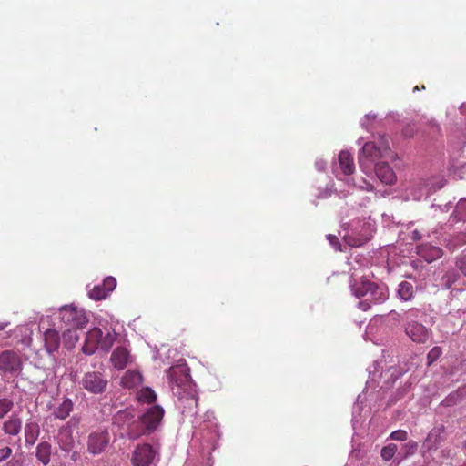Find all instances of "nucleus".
I'll return each mask as SVG.
<instances>
[{"label":"nucleus","instance_id":"28","mask_svg":"<svg viewBox=\"0 0 466 466\" xmlns=\"http://www.w3.org/2000/svg\"><path fill=\"white\" fill-rule=\"evenodd\" d=\"M397 450L398 446L396 444L390 443L389 445L382 448L380 456L385 461H389L394 457Z\"/></svg>","mask_w":466,"mask_h":466},{"label":"nucleus","instance_id":"11","mask_svg":"<svg viewBox=\"0 0 466 466\" xmlns=\"http://www.w3.org/2000/svg\"><path fill=\"white\" fill-rule=\"evenodd\" d=\"M406 334L416 343H425L430 338V331L421 323L410 320L405 327Z\"/></svg>","mask_w":466,"mask_h":466},{"label":"nucleus","instance_id":"7","mask_svg":"<svg viewBox=\"0 0 466 466\" xmlns=\"http://www.w3.org/2000/svg\"><path fill=\"white\" fill-rule=\"evenodd\" d=\"M114 423L123 429L129 439H131V431L133 426H137L136 428H139V421L137 419V415L135 410L133 409H125L119 410L114 416Z\"/></svg>","mask_w":466,"mask_h":466},{"label":"nucleus","instance_id":"41","mask_svg":"<svg viewBox=\"0 0 466 466\" xmlns=\"http://www.w3.org/2000/svg\"><path fill=\"white\" fill-rule=\"evenodd\" d=\"M176 394H177V395H181V392H180V391H177V392H176ZM182 398H183L182 396H179V399H180V400H182Z\"/></svg>","mask_w":466,"mask_h":466},{"label":"nucleus","instance_id":"39","mask_svg":"<svg viewBox=\"0 0 466 466\" xmlns=\"http://www.w3.org/2000/svg\"><path fill=\"white\" fill-rule=\"evenodd\" d=\"M7 325L8 323L0 321V330H3Z\"/></svg>","mask_w":466,"mask_h":466},{"label":"nucleus","instance_id":"9","mask_svg":"<svg viewBox=\"0 0 466 466\" xmlns=\"http://www.w3.org/2000/svg\"><path fill=\"white\" fill-rule=\"evenodd\" d=\"M155 458V451L149 444L138 445L132 457L134 466H149Z\"/></svg>","mask_w":466,"mask_h":466},{"label":"nucleus","instance_id":"26","mask_svg":"<svg viewBox=\"0 0 466 466\" xmlns=\"http://www.w3.org/2000/svg\"><path fill=\"white\" fill-rule=\"evenodd\" d=\"M15 403L12 399L0 398V420L4 419L14 408Z\"/></svg>","mask_w":466,"mask_h":466},{"label":"nucleus","instance_id":"27","mask_svg":"<svg viewBox=\"0 0 466 466\" xmlns=\"http://www.w3.org/2000/svg\"><path fill=\"white\" fill-rule=\"evenodd\" d=\"M453 215L458 220L466 221V198H461L457 203Z\"/></svg>","mask_w":466,"mask_h":466},{"label":"nucleus","instance_id":"35","mask_svg":"<svg viewBox=\"0 0 466 466\" xmlns=\"http://www.w3.org/2000/svg\"><path fill=\"white\" fill-rule=\"evenodd\" d=\"M13 453V450L9 446L0 449V462L5 461Z\"/></svg>","mask_w":466,"mask_h":466},{"label":"nucleus","instance_id":"25","mask_svg":"<svg viewBox=\"0 0 466 466\" xmlns=\"http://www.w3.org/2000/svg\"><path fill=\"white\" fill-rule=\"evenodd\" d=\"M157 399V395L155 393V391L149 388V387H145L143 389H141L138 393H137V400L139 402H142V403H152L156 400Z\"/></svg>","mask_w":466,"mask_h":466},{"label":"nucleus","instance_id":"5","mask_svg":"<svg viewBox=\"0 0 466 466\" xmlns=\"http://www.w3.org/2000/svg\"><path fill=\"white\" fill-rule=\"evenodd\" d=\"M81 385L89 393L102 394L107 389L108 380L102 371H88L84 374Z\"/></svg>","mask_w":466,"mask_h":466},{"label":"nucleus","instance_id":"2","mask_svg":"<svg viewBox=\"0 0 466 466\" xmlns=\"http://www.w3.org/2000/svg\"><path fill=\"white\" fill-rule=\"evenodd\" d=\"M163 416L164 410L160 406L155 405L149 408L145 413L137 418V420L140 422L139 428L133 426L130 433L131 440H137L143 435H147L153 432L161 422Z\"/></svg>","mask_w":466,"mask_h":466},{"label":"nucleus","instance_id":"30","mask_svg":"<svg viewBox=\"0 0 466 466\" xmlns=\"http://www.w3.org/2000/svg\"><path fill=\"white\" fill-rule=\"evenodd\" d=\"M107 291L103 286H96L89 291V297L95 300H100L107 296Z\"/></svg>","mask_w":466,"mask_h":466},{"label":"nucleus","instance_id":"22","mask_svg":"<svg viewBox=\"0 0 466 466\" xmlns=\"http://www.w3.org/2000/svg\"><path fill=\"white\" fill-rule=\"evenodd\" d=\"M40 434L39 425L35 421H29L25 426V438L27 445H34Z\"/></svg>","mask_w":466,"mask_h":466},{"label":"nucleus","instance_id":"15","mask_svg":"<svg viewBox=\"0 0 466 466\" xmlns=\"http://www.w3.org/2000/svg\"><path fill=\"white\" fill-rule=\"evenodd\" d=\"M22 430V419L15 413L9 416L2 424V431L5 435L17 436Z\"/></svg>","mask_w":466,"mask_h":466},{"label":"nucleus","instance_id":"34","mask_svg":"<svg viewBox=\"0 0 466 466\" xmlns=\"http://www.w3.org/2000/svg\"><path fill=\"white\" fill-rule=\"evenodd\" d=\"M390 437L392 440L403 441L407 440L408 433L404 430H397V431L391 432Z\"/></svg>","mask_w":466,"mask_h":466},{"label":"nucleus","instance_id":"13","mask_svg":"<svg viewBox=\"0 0 466 466\" xmlns=\"http://www.w3.org/2000/svg\"><path fill=\"white\" fill-rule=\"evenodd\" d=\"M383 157L376 143L367 142L362 147L361 151L359 154V163L362 167L365 160L375 161L379 158Z\"/></svg>","mask_w":466,"mask_h":466},{"label":"nucleus","instance_id":"37","mask_svg":"<svg viewBox=\"0 0 466 466\" xmlns=\"http://www.w3.org/2000/svg\"><path fill=\"white\" fill-rule=\"evenodd\" d=\"M418 309H410L408 319H412L413 317H417Z\"/></svg>","mask_w":466,"mask_h":466},{"label":"nucleus","instance_id":"32","mask_svg":"<svg viewBox=\"0 0 466 466\" xmlns=\"http://www.w3.org/2000/svg\"><path fill=\"white\" fill-rule=\"evenodd\" d=\"M456 267L466 276V252H462L456 259Z\"/></svg>","mask_w":466,"mask_h":466},{"label":"nucleus","instance_id":"23","mask_svg":"<svg viewBox=\"0 0 466 466\" xmlns=\"http://www.w3.org/2000/svg\"><path fill=\"white\" fill-rule=\"evenodd\" d=\"M142 382V376L137 370H128L121 379V384L125 388H134Z\"/></svg>","mask_w":466,"mask_h":466},{"label":"nucleus","instance_id":"42","mask_svg":"<svg viewBox=\"0 0 466 466\" xmlns=\"http://www.w3.org/2000/svg\"><path fill=\"white\" fill-rule=\"evenodd\" d=\"M350 244L353 246H360L361 245V243H350Z\"/></svg>","mask_w":466,"mask_h":466},{"label":"nucleus","instance_id":"31","mask_svg":"<svg viewBox=\"0 0 466 466\" xmlns=\"http://www.w3.org/2000/svg\"><path fill=\"white\" fill-rule=\"evenodd\" d=\"M441 354L442 350L440 347H433L427 355V365L431 366L441 357Z\"/></svg>","mask_w":466,"mask_h":466},{"label":"nucleus","instance_id":"10","mask_svg":"<svg viewBox=\"0 0 466 466\" xmlns=\"http://www.w3.org/2000/svg\"><path fill=\"white\" fill-rule=\"evenodd\" d=\"M445 440L446 429L443 425H439L430 431L422 446L427 451L437 450Z\"/></svg>","mask_w":466,"mask_h":466},{"label":"nucleus","instance_id":"33","mask_svg":"<svg viewBox=\"0 0 466 466\" xmlns=\"http://www.w3.org/2000/svg\"><path fill=\"white\" fill-rule=\"evenodd\" d=\"M116 279L113 277H108L105 279L102 284L103 288H105L106 291H107V294L116 288Z\"/></svg>","mask_w":466,"mask_h":466},{"label":"nucleus","instance_id":"21","mask_svg":"<svg viewBox=\"0 0 466 466\" xmlns=\"http://www.w3.org/2000/svg\"><path fill=\"white\" fill-rule=\"evenodd\" d=\"M52 454V446L48 441H41L35 448V456L44 465L50 462Z\"/></svg>","mask_w":466,"mask_h":466},{"label":"nucleus","instance_id":"17","mask_svg":"<svg viewBox=\"0 0 466 466\" xmlns=\"http://www.w3.org/2000/svg\"><path fill=\"white\" fill-rule=\"evenodd\" d=\"M45 347L48 354L57 351L60 346L59 333L53 329H48L44 333Z\"/></svg>","mask_w":466,"mask_h":466},{"label":"nucleus","instance_id":"40","mask_svg":"<svg viewBox=\"0 0 466 466\" xmlns=\"http://www.w3.org/2000/svg\"><path fill=\"white\" fill-rule=\"evenodd\" d=\"M329 239H330L331 242H332V240L338 241V238L336 237H334V236L333 237H329Z\"/></svg>","mask_w":466,"mask_h":466},{"label":"nucleus","instance_id":"36","mask_svg":"<svg viewBox=\"0 0 466 466\" xmlns=\"http://www.w3.org/2000/svg\"><path fill=\"white\" fill-rule=\"evenodd\" d=\"M402 134L406 137H413L415 134L414 126L412 124H407L402 129Z\"/></svg>","mask_w":466,"mask_h":466},{"label":"nucleus","instance_id":"43","mask_svg":"<svg viewBox=\"0 0 466 466\" xmlns=\"http://www.w3.org/2000/svg\"><path fill=\"white\" fill-rule=\"evenodd\" d=\"M417 90H420V88L418 86H416L414 87V91H417Z\"/></svg>","mask_w":466,"mask_h":466},{"label":"nucleus","instance_id":"24","mask_svg":"<svg viewBox=\"0 0 466 466\" xmlns=\"http://www.w3.org/2000/svg\"><path fill=\"white\" fill-rule=\"evenodd\" d=\"M414 287L408 281H402L399 284L398 296L403 301L410 300L414 296Z\"/></svg>","mask_w":466,"mask_h":466},{"label":"nucleus","instance_id":"19","mask_svg":"<svg viewBox=\"0 0 466 466\" xmlns=\"http://www.w3.org/2000/svg\"><path fill=\"white\" fill-rule=\"evenodd\" d=\"M418 254L423 258L427 262H432L442 257L443 251L441 248L431 245H421L418 248Z\"/></svg>","mask_w":466,"mask_h":466},{"label":"nucleus","instance_id":"1","mask_svg":"<svg viewBox=\"0 0 466 466\" xmlns=\"http://www.w3.org/2000/svg\"><path fill=\"white\" fill-rule=\"evenodd\" d=\"M350 289L356 298H364L358 303L359 309L363 311L370 309L372 305H380L389 299V290L386 285L378 284L364 278L356 279L353 276Z\"/></svg>","mask_w":466,"mask_h":466},{"label":"nucleus","instance_id":"18","mask_svg":"<svg viewBox=\"0 0 466 466\" xmlns=\"http://www.w3.org/2000/svg\"><path fill=\"white\" fill-rule=\"evenodd\" d=\"M74 409V402L69 398H64L62 402L53 409L52 415L55 419L65 420L67 419Z\"/></svg>","mask_w":466,"mask_h":466},{"label":"nucleus","instance_id":"20","mask_svg":"<svg viewBox=\"0 0 466 466\" xmlns=\"http://www.w3.org/2000/svg\"><path fill=\"white\" fill-rule=\"evenodd\" d=\"M339 163L344 175H351L355 171L353 157L349 151H341L339 155Z\"/></svg>","mask_w":466,"mask_h":466},{"label":"nucleus","instance_id":"29","mask_svg":"<svg viewBox=\"0 0 466 466\" xmlns=\"http://www.w3.org/2000/svg\"><path fill=\"white\" fill-rule=\"evenodd\" d=\"M382 157H390L391 150L390 147L389 137L386 135L380 137L379 145H377Z\"/></svg>","mask_w":466,"mask_h":466},{"label":"nucleus","instance_id":"3","mask_svg":"<svg viewBox=\"0 0 466 466\" xmlns=\"http://www.w3.org/2000/svg\"><path fill=\"white\" fill-rule=\"evenodd\" d=\"M115 339L116 333H111L107 330L106 333L104 334L101 329L93 328L86 334L82 351L86 355H92L100 348L102 350L107 352L113 346Z\"/></svg>","mask_w":466,"mask_h":466},{"label":"nucleus","instance_id":"14","mask_svg":"<svg viewBox=\"0 0 466 466\" xmlns=\"http://www.w3.org/2000/svg\"><path fill=\"white\" fill-rule=\"evenodd\" d=\"M110 361L114 368L124 370L131 361L130 353L125 347H117L112 352Z\"/></svg>","mask_w":466,"mask_h":466},{"label":"nucleus","instance_id":"16","mask_svg":"<svg viewBox=\"0 0 466 466\" xmlns=\"http://www.w3.org/2000/svg\"><path fill=\"white\" fill-rule=\"evenodd\" d=\"M375 172L379 179L386 185H392L396 181V175L393 169L386 162L377 163Z\"/></svg>","mask_w":466,"mask_h":466},{"label":"nucleus","instance_id":"4","mask_svg":"<svg viewBox=\"0 0 466 466\" xmlns=\"http://www.w3.org/2000/svg\"><path fill=\"white\" fill-rule=\"evenodd\" d=\"M59 316L61 321L68 328V329H82L88 322L85 310L75 305H66L60 308Z\"/></svg>","mask_w":466,"mask_h":466},{"label":"nucleus","instance_id":"8","mask_svg":"<svg viewBox=\"0 0 466 466\" xmlns=\"http://www.w3.org/2000/svg\"><path fill=\"white\" fill-rule=\"evenodd\" d=\"M109 441L107 431H99L91 432L87 440V450L90 453L96 455L101 453Z\"/></svg>","mask_w":466,"mask_h":466},{"label":"nucleus","instance_id":"38","mask_svg":"<svg viewBox=\"0 0 466 466\" xmlns=\"http://www.w3.org/2000/svg\"><path fill=\"white\" fill-rule=\"evenodd\" d=\"M187 400H189L190 402H194L195 404H197V399L195 398L194 394H190V397L187 398Z\"/></svg>","mask_w":466,"mask_h":466},{"label":"nucleus","instance_id":"6","mask_svg":"<svg viewBox=\"0 0 466 466\" xmlns=\"http://www.w3.org/2000/svg\"><path fill=\"white\" fill-rule=\"evenodd\" d=\"M23 369L22 359L15 350H4L0 353V372L4 375H15Z\"/></svg>","mask_w":466,"mask_h":466},{"label":"nucleus","instance_id":"12","mask_svg":"<svg viewBox=\"0 0 466 466\" xmlns=\"http://www.w3.org/2000/svg\"><path fill=\"white\" fill-rule=\"evenodd\" d=\"M171 383H175L178 388L189 387V374L185 367H171L167 372Z\"/></svg>","mask_w":466,"mask_h":466}]
</instances>
